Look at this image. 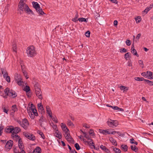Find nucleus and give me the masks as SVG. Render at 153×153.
Wrapping results in <instances>:
<instances>
[{
	"label": "nucleus",
	"mask_w": 153,
	"mask_h": 153,
	"mask_svg": "<svg viewBox=\"0 0 153 153\" xmlns=\"http://www.w3.org/2000/svg\"><path fill=\"white\" fill-rule=\"evenodd\" d=\"M141 34H140V33L138 34L136 36V39H137L138 40L141 36Z\"/></svg>",
	"instance_id": "nucleus-60"
},
{
	"label": "nucleus",
	"mask_w": 153,
	"mask_h": 153,
	"mask_svg": "<svg viewBox=\"0 0 153 153\" xmlns=\"http://www.w3.org/2000/svg\"><path fill=\"white\" fill-rule=\"evenodd\" d=\"M138 63L139 64L140 66L142 68H144V64L143 63V60H141L138 61Z\"/></svg>",
	"instance_id": "nucleus-36"
},
{
	"label": "nucleus",
	"mask_w": 153,
	"mask_h": 153,
	"mask_svg": "<svg viewBox=\"0 0 153 153\" xmlns=\"http://www.w3.org/2000/svg\"><path fill=\"white\" fill-rule=\"evenodd\" d=\"M39 110H40L41 111H43L44 110V108L42 106L38 108Z\"/></svg>",
	"instance_id": "nucleus-61"
},
{
	"label": "nucleus",
	"mask_w": 153,
	"mask_h": 153,
	"mask_svg": "<svg viewBox=\"0 0 153 153\" xmlns=\"http://www.w3.org/2000/svg\"><path fill=\"white\" fill-rule=\"evenodd\" d=\"M27 5L26 4L24 3L22 1H20L19 3V8L22 11H23L25 8V5Z\"/></svg>",
	"instance_id": "nucleus-12"
},
{
	"label": "nucleus",
	"mask_w": 153,
	"mask_h": 153,
	"mask_svg": "<svg viewBox=\"0 0 153 153\" xmlns=\"http://www.w3.org/2000/svg\"><path fill=\"white\" fill-rule=\"evenodd\" d=\"M118 24L117 21L116 20H115L114 22V24L115 26H116Z\"/></svg>",
	"instance_id": "nucleus-64"
},
{
	"label": "nucleus",
	"mask_w": 153,
	"mask_h": 153,
	"mask_svg": "<svg viewBox=\"0 0 153 153\" xmlns=\"http://www.w3.org/2000/svg\"><path fill=\"white\" fill-rule=\"evenodd\" d=\"M141 75L144 77H148L149 76L152 75V73L151 71H148L146 72L142 73Z\"/></svg>",
	"instance_id": "nucleus-16"
},
{
	"label": "nucleus",
	"mask_w": 153,
	"mask_h": 153,
	"mask_svg": "<svg viewBox=\"0 0 153 153\" xmlns=\"http://www.w3.org/2000/svg\"><path fill=\"white\" fill-rule=\"evenodd\" d=\"M41 148L37 147H36L31 153H40L41 152Z\"/></svg>",
	"instance_id": "nucleus-25"
},
{
	"label": "nucleus",
	"mask_w": 153,
	"mask_h": 153,
	"mask_svg": "<svg viewBox=\"0 0 153 153\" xmlns=\"http://www.w3.org/2000/svg\"><path fill=\"white\" fill-rule=\"evenodd\" d=\"M121 147L125 152L127 151L128 149V146L126 145L123 144L121 146Z\"/></svg>",
	"instance_id": "nucleus-33"
},
{
	"label": "nucleus",
	"mask_w": 153,
	"mask_h": 153,
	"mask_svg": "<svg viewBox=\"0 0 153 153\" xmlns=\"http://www.w3.org/2000/svg\"><path fill=\"white\" fill-rule=\"evenodd\" d=\"M22 79L21 76L18 74H16L14 76V79L15 82Z\"/></svg>",
	"instance_id": "nucleus-26"
},
{
	"label": "nucleus",
	"mask_w": 153,
	"mask_h": 153,
	"mask_svg": "<svg viewBox=\"0 0 153 153\" xmlns=\"http://www.w3.org/2000/svg\"><path fill=\"white\" fill-rule=\"evenodd\" d=\"M55 136L56 137L58 138L59 139H60L62 137V135L61 132H59L58 131V130H57L55 132Z\"/></svg>",
	"instance_id": "nucleus-21"
},
{
	"label": "nucleus",
	"mask_w": 153,
	"mask_h": 153,
	"mask_svg": "<svg viewBox=\"0 0 153 153\" xmlns=\"http://www.w3.org/2000/svg\"><path fill=\"white\" fill-rule=\"evenodd\" d=\"M24 10L28 14H31L32 15L34 14L33 11L29 8L27 5H25V8Z\"/></svg>",
	"instance_id": "nucleus-15"
},
{
	"label": "nucleus",
	"mask_w": 153,
	"mask_h": 153,
	"mask_svg": "<svg viewBox=\"0 0 153 153\" xmlns=\"http://www.w3.org/2000/svg\"><path fill=\"white\" fill-rule=\"evenodd\" d=\"M24 75L25 76V78L27 79L29 78L28 76L27 75V72L25 71H23V72Z\"/></svg>",
	"instance_id": "nucleus-49"
},
{
	"label": "nucleus",
	"mask_w": 153,
	"mask_h": 153,
	"mask_svg": "<svg viewBox=\"0 0 153 153\" xmlns=\"http://www.w3.org/2000/svg\"><path fill=\"white\" fill-rule=\"evenodd\" d=\"M107 123L108 126L112 128L116 127L118 125V123L117 121L111 119L107 121Z\"/></svg>",
	"instance_id": "nucleus-4"
},
{
	"label": "nucleus",
	"mask_w": 153,
	"mask_h": 153,
	"mask_svg": "<svg viewBox=\"0 0 153 153\" xmlns=\"http://www.w3.org/2000/svg\"><path fill=\"white\" fill-rule=\"evenodd\" d=\"M20 65L21 67V69L22 70V71L23 72V71H25L24 70L25 67L23 65V64H22V63H20Z\"/></svg>",
	"instance_id": "nucleus-57"
},
{
	"label": "nucleus",
	"mask_w": 153,
	"mask_h": 153,
	"mask_svg": "<svg viewBox=\"0 0 153 153\" xmlns=\"http://www.w3.org/2000/svg\"><path fill=\"white\" fill-rule=\"evenodd\" d=\"M131 148L132 150L135 152H137L138 150L137 148L135 145H131Z\"/></svg>",
	"instance_id": "nucleus-35"
},
{
	"label": "nucleus",
	"mask_w": 153,
	"mask_h": 153,
	"mask_svg": "<svg viewBox=\"0 0 153 153\" xmlns=\"http://www.w3.org/2000/svg\"><path fill=\"white\" fill-rule=\"evenodd\" d=\"M130 53L129 52H128L125 54L124 58L126 60H127L130 58Z\"/></svg>",
	"instance_id": "nucleus-41"
},
{
	"label": "nucleus",
	"mask_w": 153,
	"mask_h": 153,
	"mask_svg": "<svg viewBox=\"0 0 153 153\" xmlns=\"http://www.w3.org/2000/svg\"><path fill=\"white\" fill-rule=\"evenodd\" d=\"M83 126L86 128H90V126L86 124H83Z\"/></svg>",
	"instance_id": "nucleus-58"
},
{
	"label": "nucleus",
	"mask_w": 153,
	"mask_h": 153,
	"mask_svg": "<svg viewBox=\"0 0 153 153\" xmlns=\"http://www.w3.org/2000/svg\"><path fill=\"white\" fill-rule=\"evenodd\" d=\"M78 21L80 22H87V19L83 18H78Z\"/></svg>",
	"instance_id": "nucleus-39"
},
{
	"label": "nucleus",
	"mask_w": 153,
	"mask_h": 153,
	"mask_svg": "<svg viewBox=\"0 0 153 153\" xmlns=\"http://www.w3.org/2000/svg\"><path fill=\"white\" fill-rule=\"evenodd\" d=\"M79 17V15L77 13L75 15L74 17L72 19V21L74 22H77L78 21V18Z\"/></svg>",
	"instance_id": "nucleus-29"
},
{
	"label": "nucleus",
	"mask_w": 153,
	"mask_h": 153,
	"mask_svg": "<svg viewBox=\"0 0 153 153\" xmlns=\"http://www.w3.org/2000/svg\"><path fill=\"white\" fill-rule=\"evenodd\" d=\"M137 23H139L141 20V18L140 16H138L135 18Z\"/></svg>",
	"instance_id": "nucleus-38"
},
{
	"label": "nucleus",
	"mask_w": 153,
	"mask_h": 153,
	"mask_svg": "<svg viewBox=\"0 0 153 153\" xmlns=\"http://www.w3.org/2000/svg\"><path fill=\"white\" fill-rule=\"evenodd\" d=\"M21 129L20 128L18 127H16L14 128L13 131L12 136L13 137H15L16 139H19L18 140V147L20 149L17 150L16 148L15 149L14 151L15 153H25L24 146L23 144V142L19 138V137L16 134L20 131Z\"/></svg>",
	"instance_id": "nucleus-1"
},
{
	"label": "nucleus",
	"mask_w": 153,
	"mask_h": 153,
	"mask_svg": "<svg viewBox=\"0 0 153 153\" xmlns=\"http://www.w3.org/2000/svg\"><path fill=\"white\" fill-rule=\"evenodd\" d=\"M36 110L34 106L32 103H29L27 108V112L33 111V110Z\"/></svg>",
	"instance_id": "nucleus-11"
},
{
	"label": "nucleus",
	"mask_w": 153,
	"mask_h": 153,
	"mask_svg": "<svg viewBox=\"0 0 153 153\" xmlns=\"http://www.w3.org/2000/svg\"><path fill=\"white\" fill-rule=\"evenodd\" d=\"M35 93L36 96L39 99L42 100L43 98L42 93L40 89L36 85L35 86Z\"/></svg>",
	"instance_id": "nucleus-6"
},
{
	"label": "nucleus",
	"mask_w": 153,
	"mask_h": 153,
	"mask_svg": "<svg viewBox=\"0 0 153 153\" xmlns=\"http://www.w3.org/2000/svg\"><path fill=\"white\" fill-rule=\"evenodd\" d=\"M37 133L38 134H39V135H40L44 139H45V137L44 134H43L42 132L41 131L39 130L38 131H37Z\"/></svg>",
	"instance_id": "nucleus-40"
},
{
	"label": "nucleus",
	"mask_w": 153,
	"mask_h": 153,
	"mask_svg": "<svg viewBox=\"0 0 153 153\" xmlns=\"http://www.w3.org/2000/svg\"><path fill=\"white\" fill-rule=\"evenodd\" d=\"M61 126L62 128V129L63 131L64 132H66L67 131H69V130L68 129L66 125L63 123H61Z\"/></svg>",
	"instance_id": "nucleus-18"
},
{
	"label": "nucleus",
	"mask_w": 153,
	"mask_h": 153,
	"mask_svg": "<svg viewBox=\"0 0 153 153\" xmlns=\"http://www.w3.org/2000/svg\"><path fill=\"white\" fill-rule=\"evenodd\" d=\"M4 92L6 95L5 96H3L5 98H7V96L12 98H14L17 95L14 91L11 89L10 90L7 88L5 89Z\"/></svg>",
	"instance_id": "nucleus-3"
},
{
	"label": "nucleus",
	"mask_w": 153,
	"mask_h": 153,
	"mask_svg": "<svg viewBox=\"0 0 153 153\" xmlns=\"http://www.w3.org/2000/svg\"><path fill=\"white\" fill-rule=\"evenodd\" d=\"M33 110V111L27 112L30 117L32 119H33L34 118L35 116H37L38 115V114L36 110Z\"/></svg>",
	"instance_id": "nucleus-10"
},
{
	"label": "nucleus",
	"mask_w": 153,
	"mask_h": 153,
	"mask_svg": "<svg viewBox=\"0 0 153 153\" xmlns=\"http://www.w3.org/2000/svg\"><path fill=\"white\" fill-rule=\"evenodd\" d=\"M83 134L84 135V137L87 139L88 140L90 138L88 135L86 133L83 132Z\"/></svg>",
	"instance_id": "nucleus-56"
},
{
	"label": "nucleus",
	"mask_w": 153,
	"mask_h": 153,
	"mask_svg": "<svg viewBox=\"0 0 153 153\" xmlns=\"http://www.w3.org/2000/svg\"><path fill=\"white\" fill-rule=\"evenodd\" d=\"M68 125L70 126H74V125L71 121L69 120L68 121Z\"/></svg>",
	"instance_id": "nucleus-46"
},
{
	"label": "nucleus",
	"mask_w": 153,
	"mask_h": 153,
	"mask_svg": "<svg viewBox=\"0 0 153 153\" xmlns=\"http://www.w3.org/2000/svg\"><path fill=\"white\" fill-rule=\"evenodd\" d=\"M26 51L27 56L29 57H33L36 54L35 48L33 46L28 47L27 48Z\"/></svg>",
	"instance_id": "nucleus-2"
},
{
	"label": "nucleus",
	"mask_w": 153,
	"mask_h": 153,
	"mask_svg": "<svg viewBox=\"0 0 153 153\" xmlns=\"http://www.w3.org/2000/svg\"><path fill=\"white\" fill-rule=\"evenodd\" d=\"M126 45L127 46H130L131 44V41L129 40H127L126 42Z\"/></svg>",
	"instance_id": "nucleus-47"
},
{
	"label": "nucleus",
	"mask_w": 153,
	"mask_h": 153,
	"mask_svg": "<svg viewBox=\"0 0 153 153\" xmlns=\"http://www.w3.org/2000/svg\"><path fill=\"white\" fill-rule=\"evenodd\" d=\"M37 12H38L41 15H43L45 14V13L42 10V9L39 7L36 9Z\"/></svg>",
	"instance_id": "nucleus-20"
},
{
	"label": "nucleus",
	"mask_w": 153,
	"mask_h": 153,
	"mask_svg": "<svg viewBox=\"0 0 153 153\" xmlns=\"http://www.w3.org/2000/svg\"><path fill=\"white\" fill-rule=\"evenodd\" d=\"M13 126H10L7 127L5 129V131L7 133H13Z\"/></svg>",
	"instance_id": "nucleus-17"
},
{
	"label": "nucleus",
	"mask_w": 153,
	"mask_h": 153,
	"mask_svg": "<svg viewBox=\"0 0 153 153\" xmlns=\"http://www.w3.org/2000/svg\"><path fill=\"white\" fill-rule=\"evenodd\" d=\"M89 134H90L92 136L94 135V132L93 130L92 129H90V130Z\"/></svg>",
	"instance_id": "nucleus-54"
},
{
	"label": "nucleus",
	"mask_w": 153,
	"mask_h": 153,
	"mask_svg": "<svg viewBox=\"0 0 153 153\" xmlns=\"http://www.w3.org/2000/svg\"><path fill=\"white\" fill-rule=\"evenodd\" d=\"M134 79L136 81H142L144 79L143 78H140L139 77H136L134 78Z\"/></svg>",
	"instance_id": "nucleus-43"
},
{
	"label": "nucleus",
	"mask_w": 153,
	"mask_h": 153,
	"mask_svg": "<svg viewBox=\"0 0 153 153\" xmlns=\"http://www.w3.org/2000/svg\"><path fill=\"white\" fill-rule=\"evenodd\" d=\"M1 73L3 75V77L5 78V77L8 76V73L7 71L4 69L1 68Z\"/></svg>",
	"instance_id": "nucleus-22"
},
{
	"label": "nucleus",
	"mask_w": 153,
	"mask_h": 153,
	"mask_svg": "<svg viewBox=\"0 0 153 153\" xmlns=\"http://www.w3.org/2000/svg\"><path fill=\"white\" fill-rule=\"evenodd\" d=\"M109 140L114 145L116 146L117 145V143L116 140L113 138L111 137H109Z\"/></svg>",
	"instance_id": "nucleus-24"
},
{
	"label": "nucleus",
	"mask_w": 153,
	"mask_h": 153,
	"mask_svg": "<svg viewBox=\"0 0 153 153\" xmlns=\"http://www.w3.org/2000/svg\"><path fill=\"white\" fill-rule=\"evenodd\" d=\"M33 7L36 9L40 7L39 5L37 2H33Z\"/></svg>",
	"instance_id": "nucleus-34"
},
{
	"label": "nucleus",
	"mask_w": 153,
	"mask_h": 153,
	"mask_svg": "<svg viewBox=\"0 0 153 153\" xmlns=\"http://www.w3.org/2000/svg\"><path fill=\"white\" fill-rule=\"evenodd\" d=\"M74 146L77 150H79L80 149V146L79 144L77 143L75 144Z\"/></svg>",
	"instance_id": "nucleus-45"
},
{
	"label": "nucleus",
	"mask_w": 153,
	"mask_h": 153,
	"mask_svg": "<svg viewBox=\"0 0 153 153\" xmlns=\"http://www.w3.org/2000/svg\"><path fill=\"white\" fill-rule=\"evenodd\" d=\"M64 135L68 141L71 143L73 142V140L70 135L69 131L64 132Z\"/></svg>",
	"instance_id": "nucleus-9"
},
{
	"label": "nucleus",
	"mask_w": 153,
	"mask_h": 153,
	"mask_svg": "<svg viewBox=\"0 0 153 153\" xmlns=\"http://www.w3.org/2000/svg\"><path fill=\"white\" fill-rule=\"evenodd\" d=\"M90 31H88L85 33V35L86 37H88L90 36Z\"/></svg>",
	"instance_id": "nucleus-53"
},
{
	"label": "nucleus",
	"mask_w": 153,
	"mask_h": 153,
	"mask_svg": "<svg viewBox=\"0 0 153 153\" xmlns=\"http://www.w3.org/2000/svg\"><path fill=\"white\" fill-rule=\"evenodd\" d=\"M47 113L51 117H52V113L50 107L47 105L46 106Z\"/></svg>",
	"instance_id": "nucleus-19"
},
{
	"label": "nucleus",
	"mask_w": 153,
	"mask_h": 153,
	"mask_svg": "<svg viewBox=\"0 0 153 153\" xmlns=\"http://www.w3.org/2000/svg\"><path fill=\"white\" fill-rule=\"evenodd\" d=\"M13 144V141L10 140L7 142L5 145V148L7 150L10 149L12 147Z\"/></svg>",
	"instance_id": "nucleus-13"
},
{
	"label": "nucleus",
	"mask_w": 153,
	"mask_h": 153,
	"mask_svg": "<svg viewBox=\"0 0 153 153\" xmlns=\"http://www.w3.org/2000/svg\"><path fill=\"white\" fill-rule=\"evenodd\" d=\"M4 128V127L3 126L0 127V136H1L3 132V130Z\"/></svg>",
	"instance_id": "nucleus-55"
},
{
	"label": "nucleus",
	"mask_w": 153,
	"mask_h": 153,
	"mask_svg": "<svg viewBox=\"0 0 153 153\" xmlns=\"http://www.w3.org/2000/svg\"><path fill=\"white\" fill-rule=\"evenodd\" d=\"M88 140H89V141H88V144H89V145H92L93 144H94L93 142V140H92V139H90L89 138V139H88Z\"/></svg>",
	"instance_id": "nucleus-50"
},
{
	"label": "nucleus",
	"mask_w": 153,
	"mask_h": 153,
	"mask_svg": "<svg viewBox=\"0 0 153 153\" xmlns=\"http://www.w3.org/2000/svg\"><path fill=\"white\" fill-rule=\"evenodd\" d=\"M17 84L19 86H22L24 85V82L22 79H21L16 82Z\"/></svg>",
	"instance_id": "nucleus-28"
},
{
	"label": "nucleus",
	"mask_w": 153,
	"mask_h": 153,
	"mask_svg": "<svg viewBox=\"0 0 153 153\" xmlns=\"http://www.w3.org/2000/svg\"><path fill=\"white\" fill-rule=\"evenodd\" d=\"M131 52L134 55H135L137 57H139V56L137 53L136 50L134 48V44H132L131 48Z\"/></svg>",
	"instance_id": "nucleus-14"
},
{
	"label": "nucleus",
	"mask_w": 153,
	"mask_h": 153,
	"mask_svg": "<svg viewBox=\"0 0 153 153\" xmlns=\"http://www.w3.org/2000/svg\"><path fill=\"white\" fill-rule=\"evenodd\" d=\"M53 128L56 131H57V130H58L57 128V127L56 125L53 124Z\"/></svg>",
	"instance_id": "nucleus-63"
},
{
	"label": "nucleus",
	"mask_w": 153,
	"mask_h": 153,
	"mask_svg": "<svg viewBox=\"0 0 153 153\" xmlns=\"http://www.w3.org/2000/svg\"><path fill=\"white\" fill-rule=\"evenodd\" d=\"M24 135L27 139L32 141L34 140L36 137L34 135L28 133L24 132L23 134Z\"/></svg>",
	"instance_id": "nucleus-8"
},
{
	"label": "nucleus",
	"mask_w": 153,
	"mask_h": 153,
	"mask_svg": "<svg viewBox=\"0 0 153 153\" xmlns=\"http://www.w3.org/2000/svg\"><path fill=\"white\" fill-rule=\"evenodd\" d=\"M126 52V50L124 48H123L120 50V53Z\"/></svg>",
	"instance_id": "nucleus-51"
},
{
	"label": "nucleus",
	"mask_w": 153,
	"mask_h": 153,
	"mask_svg": "<svg viewBox=\"0 0 153 153\" xmlns=\"http://www.w3.org/2000/svg\"><path fill=\"white\" fill-rule=\"evenodd\" d=\"M121 90H123L124 92L125 91H127L128 90V88L124 86H121L120 87Z\"/></svg>",
	"instance_id": "nucleus-32"
},
{
	"label": "nucleus",
	"mask_w": 153,
	"mask_h": 153,
	"mask_svg": "<svg viewBox=\"0 0 153 153\" xmlns=\"http://www.w3.org/2000/svg\"><path fill=\"white\" fill-rule=\"evenodd\" d=\"M110 107H111L112 108H113L114 110H117L118 111V110L119 109V108L117 106H110Z\"/></svg>",
	"instance_id": "nucleus-52"
},
{
	"label": "nucleus",
	"mask_w": 153,
	"mask_h": 153,
	"mask_svg": "<svg viewBox=\"0 0 153 153\" xmlns=\"http://www.w3.org/2000/svg\"><path fill=\"white\" fill-rule=\"evenodd\" d=\"M12 110L14 112H15L17 111V108L16 105H14L12 106Z\"/></svg>",
	"instance_id": "nucleus-44"
},
{
	"label": "nucleus",
	"mask_w": 153,
	"mask_h": 153,
	"mask_svg": "<svg viewBox=\"0 0 153 153\" xmlns=\"http://www.w3.org/2000/svg\"><path fill=\"white\" fill-rule=\"evenodd\" d=\"M24 90L25 91L26 93H28L30 91V87L26 85L24 88Z\"/></svg>",
	"instance_id": "nucleus-37"
},
{
	"label": "nucleus",
	"mask_w": 153,
	"mask_h": 153,
	"mask_svg": "<svg viewBox=\"0 0 153 153\" xmlns=\"http://www.w3.org/2000/svg\"><path fill=\"white\" fill-rule=\"evenodd\" d=\"M113 150L115 153H121V150L115 148H114Z\"/></svg>",
	"instance_id": "nucleus-42"
},
{
	"label": "nucleus",
	"mask_w": 153,
	"mask_h": 153,
	"mask_svg": "<svg viewBox=\"0 0 153 153\" xmlns=\"http://www.w3.org/2000/svg\"><path fill=\"white\" fill-rule=\"evenodd\" d=\"M100 147L101 149L106 152H107L108 151V150L107 148L102 145H101L100 146Z\"/></svg>",
	"instance_id": "nucleus-31"
},
{
	"label": "nucleus",
	"mask_w": 153,
	"mask_h": 153,
	"mask_svg": "<svg viewBox=\"0 0 153 153\" xmlns=\"http://www.w3.org/2000/svg\"><path fill=\"white\" fill-rule=\"evenodd\" d=\"M128 66L131 67L132 66V62L131 61H129L128 62Z\"/></svg>",
	"instance_id": "nucleus-62"
},
{
	"label": "nucleus",
	"mask_w": 153,
	"mask_h": 153,
	"mask_svg": "<svg viewBox=\"0 0 153 153\" xmlns=\"http://www.w3.org/2000/svg\"><path fill=\"white\" fill-rule=\"evenodd\" d=\"M52 120L53 121H54L56 123H57L58 122L57 118L56 117H53L52 118Z\"/></svg>",
	"instance_id": "nucleus-59"
},
{
	"label": "nucleus",
	"mask_w": 153,
	"mask_h": 153,
	"mask_svg": "<svg viewBox=\"0 0 153 153\" xmlns=\"http://www.w3.org/2000/svg\"><path fill=\"white\" fill-rule=\"evenodd\" d=\"M99 132L103 134L106 135L107 134H115L117 132L115 131H111L110 130H102V129H99Z\"/></svg>",
	"instance_id": "nucleus-5"
},
{
	"label": "nucleus",
	"mask_w": 153,
	"mask_h": 153,
	"mask_svg": "<svg viewBox=\"0 0 153 153\" xmlns=\"http://www.w3.org/2000/svg\"><path fill=\"white\" fill-rule=\"evenodd\" d=\"M153 6V4H151L149 7H147L146 9L143 11V12L147 13L149 11L151 8H152Z\"/></svg>",
	"instance_id": "nucleus-27"
},
{
	"label": "nucleus",
	"mask_w": 153,
	"mask_h": 153,
	"mask_svg": "<svg viewBox=\"0 0 153 153\" xmlns=\"http://www.w3.org/2000/svg\"><path fill=\"white\" fill-rule=\"evenodd\" d=\"M19 123L20 124L21 126L25 129H27V127L29 125L28 121L26 119H24L22 120V122L19 121Z\"/></svg>",
	"instance_id": "nucleus-7"
},
{
	"label": "nucleus",
	"mask_w": 153,
	"mask_h": 153,
	"mask_svg": "<svg viewBox=\"0 0 153 153\" xmlns=\"http://www.w3.org/2000/svg\"><path fill=\"white\" fill-rule=\"evenodd\" d=\"M1 73L3 75V77L5 78V77L8 76V73L7 71L4 69L1 68Z\"/></svg>",
	"instance_id": "nucleus-23"
},
{
	"label": "nucleus",
	"mask_w": 153,
	"mask_h": 153,
	"mask_svg": "<svg viewBox=\"0 0 153 153\" xmlns=\"http://www.w3.org/2000/svg\"><path fill=\"white\" fill-rule=\"evenodd\" d=\"M13 46V51L16 52L17 51V47L16 46V44L14 42L12 45Z\"/></svg>",
	"instance_id": "nucleus-30"
},
{
	"label": "nucleus",
	"mask_w": 153,
	"mask_h": 153,
	"mask_svg": "<svg viewBox=\"0 0 153 153\" xmlns=\"http://www.w3.org/2000/svg\"><path fill=\"white\" fill-rule=\"evenodd\" d=\"M6 81L8 82H10V77L9 76H7L5 78Z\"/></svg>",
	"instance_id": "nucleus-48"
}]
</instances>
